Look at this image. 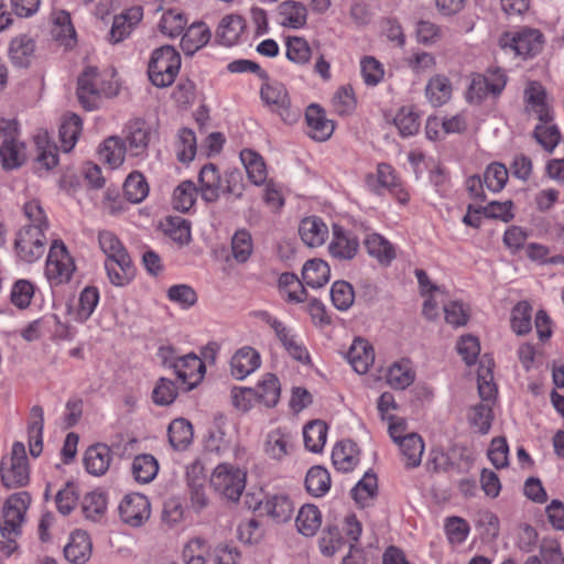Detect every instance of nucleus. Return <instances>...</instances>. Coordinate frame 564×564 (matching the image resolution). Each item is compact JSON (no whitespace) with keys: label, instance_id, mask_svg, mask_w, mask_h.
<instances>
[{"label":"nucleus","instance_id":"obj_1","mask_svg":"<svg viewBox=\"0 0 564 564\" xmlns=\"http://www.w3.org/2000/svg\"><path fill=\"white\" fill-rule=\"evenodd\" d=\"M198 183V191L206 203H215L220 194L239 199L242 197L246 186L243 174L240 170L228 169L224 174H220L217 165L214 163H207L200 169Z\"/></svg>","mask_w":564,"mask_h":564},{"label":"nucleus","instance_id":"obj_2","mask_svg":"<svg viewBox=\"0 0 564 564\" xmlns=\"http://www.w3.org/2000/svg\"><path fill=\"white\" fill-rule=\"evenodd\" d=\"M182 58L174 46L165 44L152 51L148 63L149 80L159 88L171 86L180 73Z\"/></svg>","mask_w":564,"mask_h":564},{"label":"nucleus","instance_id":"obj_3","mask_svg":"<svg viewBox=\"0 0 564 564\" xmlns=\"http://www.w3.org/2000/svg\"><path fill=\"white\" fill-rule=\"evenodd\" d=\"M172 352V347L160 348L163 365L173 369L181 386H184V391L195 389L203 380L206 371L204 361L193 352L175 359L169 358L167 354L171 355Z\"/></svg>","mask_w":564,"mask_h":564},{"label":"nucleus","instance_id":"obj_4","mask_svg":"<svg viewBox=\"0 0 564 564\" xmlns=\"http://www.w3.org/2000/svg\"><path fill=\"white\" fill-rule=\"evenodd\" d=\"M507 83L508 76L500 67H489L484 74L474 73L466 93V99L469 104L480 105L489 96L498 98L505 90Z\"/></svg>","mask_w":564,"mask_h":564},{"label":"nucleus","instance_id":"obj_5","mask_svg":"<svg viewBox=\"0 0 564 564\" xmlns=\"http://www.w3.org/2000/svg\"><path fill=\"white\" fill-rule=\"evenodd\" d=\"M544 42V35L539 29L528 26L514 32H505L499 37V46L502 50H509L524 59L540 54Z\"/></svg>","mask_w":564,"mask_h":564},{"label":"nucleus","instance_id":"obj_6","mask_svg":"<svg viewBox=\"0 0 564 564\" xmlns=\"http://www.w3.org/2000/svg\"><path fill=\"white\" fill-rule=\"evenodd\" d=\"M246 473L230 464H219L210 476V486L228 501L237 502L246 487Z\"/></svg>","mask_w":564,"mask_h":564},{"label":"nucleus","instance_id":"obj_7","mask_svg":"<svg viewBox=\"0 0 564 564\" xmlns=\"http://www.w3.org/2000/svg\"><path fill=\"white\" fill-rule=\"evenodd\" d=\"M1 482L8 489L24 487L30 481L29 460L22 442H14L11 449L9 466L1 462Z\"/></svg>","mask_w":564,"mask_h":564},{"label":"nucleus","instance_id":"obj_8","mask_svg":"<svg viewBox=\"0 0 564 564\" xmlns=\"http://www.w3.org/2000/svg\"><path fill=\"white\" fill-rule=\"evenodd\" d=\"M75 270L74 260L61 239L52 242L45 264V274L55 285L70 281Z\"/></svg>","mask_w":564,"mask_h":564},{"label":"nucleus","instance_id":"obj_9","mask_svg":"<svg viewBox=\"0 0 564 564\" xmlns=\"http://www.w3.org/2000/svg\"><path fill=\"white\" fill-rule=\"evenodd\" d=\"M101 94L109 96L112 91L105 87L98 67L86 66L77 78L76 96L79 104L86 110H94Z\"/></svg>","mask_w":564,"mask_h":564},{"label":"nucleus","instance_id":"obj_10","mask_svg":"<svg viewBox=\"0 0 564 564\" xmlns=\"http://www.w3.org/2000/svg\"><path fill=\"white\" fill-rule=\"evenodd\" d=\"M260 95L262 100L273 107V110L279 113L285 123L293 124L301 118L300 108L291 106L288 90L283 84L278 82L265 83L261 87Z\"/></svg>","mask_w":564,"mask_h":564},{"label":"nucleus","instance_id":"obj_11","mask_svg":"<svg viewBox=\"0 0 564 564\" xmlns=\"http://www.w3.org/2000/svg\"><path fill=\"white\" fill-rule=\"evenodd\" d=\"M46 249V232L21 227L14 239L17 257L25 262L33 263L41 259Z\"/></svg>","mask_w":564,"mask_h":564},{"label":"nucleus","instance_id":"obj_12","mask_svg":"<svg viewBox=\"0 0 564 564\" xmlns=\"http://www.w3.org/2000/svg\"><path fill=\"white\" fill-rule=\"evenodd\" d=\"M30 502L31 496L26 491L15 492L8 497L2 511L3 521L0 524L3 538L20 533V527Z\"/></svg>","mask_w":564,"mask_h":564},{"label":"nucleus","instance_id":"obj_13","mask_svg":"<svg viewBox=\"0 0 564 564\" xmlns=\"http://www.w3.org/2000/svg\"><path fill=\"white\" fill-rule=\"evenodd\" d=\"M7 127H0V133L4 138L0 145V162L4 171H13L21 167L25 161V145L18 140L17 127L12 122H6Z\"/></svg>","mask_w":564,"mask_h":564},{"label":"nucleus","instance_id":"obj_14","mask_svg":"<svg viewBox=\"0 0 564 564\" xmlns=\"http://www.w3.org/2000/svg\"><path fill=\"white\" fill-rule=\"evenodd\" d=\"M366 183L376 194H381L382 189H388L403 205L410 199L409 193L402 187L394 169L388 163H379L376 174H367Z\"/></svg>","mask_w":564,"mask_h":564},{"label":"nucleus","instance_id":"obj_15","mask_svg":"<svg viewBox=\"0 0 564 564\" xmlns=\"http://www.w3.org/2000/svg\"><path fill=\"white\" fill-rule=\"evenodd\" d=\"M118 510L122 522L130 527L139 528L149 520L151 503L147 496L132 492L122 498Z\"/></svg>","mask_w":564,"mask_h":564},{"label":"nucleus","instance_id":"obj_16","mask_svg":"<svg viewBox=\"0 0 564 564\" xmlns=\"http://www.w3.org/2000/svg\"><path fill=\"white\" fill-rule=\"evenodd\" d=\"M524 102L536 115L541 123H550L554 119L553 110L547 104V93L544 86L536 80L528 84L523 93Z\"/></svg>","mask_w":564,"mask_h":564},{"label":"nucleus","instance_id":"obj_17","mask_svg":"<svg viewBox=\"0 0 564 564\" xmlns=\"http://www.w3.org/2000/svg\"><path fill=\"white\" fill-rule=\"evenodd\" d=\"M260 514L265 513L276 523L288 522L293 514L294 506L290 497L285 494L267 495L254 507Z\"/></svg>","mask_w":564,"mask_h":564},{"label":"nucleus","instance_id":"obj_18","mask_svg":"<svg viewBox=\"0 0 564 564\" xmlns=\"http://www.w3.org/2000/svg\"><path fill=\"white\" fill-rule=\"evenodd\" d=\"M308 137L315 141H327L335 130L333 120L326 118V112L318 104H311L305 110Z\"/></svg>","mask_w":564,"mask_h":564},{"label":"nucleus","instance_id":"obj_19","mask_svg":"<svg viewBox=\"0 0 564 564\" xmlns=\"http://www.w3.org/2000/svg\"><path fill=\"white\" fill-rule=\"evenodd\" d=\"M358 238L338 225L333 227V240L328 246L332 257L338 260H351L358 252Z\"/></svg>","mask_w":564,"mask_h":564},{"label":"nucleus","instance_id":"obj_20","mask_svg":"<svg viewBox=\"0 0 564 564\" xmlns=\"http://www.w3.org/2000/svg\"><path fill=\"white\" fill-rule=\"evenodd\" d=\"M93 553V543L87 532L75 530L64 546V556L72 564H85Z\"/></svg>","mask_w":564,"mask_h":564},{"label":"nucleus","instance_id":"obj_21","mask_svg":"<svg viewBox=\"0 0 564 564\" xmlns=\"http://www.w3.org/2000/svg\"><path fill=\"white\" fill-rule=\"evenodd\" d=\"M267 323L274 330L276 337L292 358L302 364L311 361L307 349L295 340L290 329L281 321L269 316Z\"/></svg>","mask_w":564,"mask_h":564},{"label":"nucleus","instance_id":"obj_22","mask_svg":"<svg viewBox=\"0 0 564 564\" xmlns=\"http://www.w3.org/2000/svg\"><path fill=\"white\" fill-rule=\"evenodd\" d=\"M360 449L351 440H344L333 448L332 463L336 470L341 473L352 471L359 463Z\"/></svg>","mask_w":564,"mask_h":564},{"label":"nucleus","instance_id":"obj_23","mask_svg":"<svg viewBox=\"0 0 564 564\" xmlns=\"http://www.w3.org/2000/svg\"><path fill=\"white\" fill-rule=\"evenodd\" d=\"M98 243L106 256L105 264H117L122 261L133 262L128 250L121 240L110 230H100L98 232Z\"/></svg>","mask_w":564,"mask_h":564},{"label":"nucleus","instance_id":"obj_24","mask_svg":"<svg viewBox=\"0 0 564 564\" xmlns=\"http://www.w3.org/2000/svg\"><path fill=\"white\" fill-rule=\"evenodd\" d=\"M151 138V130L147 122L141 119H135L129 122L127 127V150L133 156H140L148 150Z\"/></svg>","mask_w":564,"mask_h":564},{"label":"nucleus","instance_id":"obj_25","mask_svg":"<svg viewBox=\"0 0 564 564\" xmlns=\"http://www.w3.org/2000/svg\"><path fill=\"white\" fill-rule=\"evenodd\" d=\"M259 352L249 346L238 349L230 360L231 375L242 380L260 367Z\"/></svg>","mask_w":564,"mask_h":564},{"label":"nucleus","instance_id":"obj_26","mask_svg":"<svg viewBox=\"0 0 564 564\" xmlns=\"http://www.w3.org/2000/svg\"><path fill=\"white\" fill-rule=\"evenodd\" d=\"M299 235L306 246L311 248L319 247L328 237V227L322 218L308 216L301 220Z\"/></svg>","mask_w":564,"mask_h":564},{"label":"nucleus","instance_id":"obj_27","mask_svg":"<svg viewBox=\"0 0 564 564\" xmlns=\"http://www.w3.org/2000/svg\"><path fill=\"white\" fill-rule=\"evenodd\" d=\"M246 28V20L241 15H225L216 30V41L221 45L232 46L238 43Z\"/></svg>","mask_w":564,"mask_h":564},{"label":"nucleus","instance_id":"obj_28","mask_svg":"<svg viewBox=\"0 0 564 564\" xmlns=\"http://www.w3.org/2000/svg\"><path fill=\"white\" fill-rule=\"evenodd\" d=\"M210 37V30L204 22H194L184 32L181 39V48L185 55L192 56L204 47Z\"/></svg>","mask_w":564,"mask_h":564},{"label":"nucleus","instance_id":"obj_29","mask_svg":"<svg viewBox=\"0 0 564 564\" xmlns=\"http://www.w3.org/2000/svg\"><path fill=\"white\" fill-rule=\"evenodd\" d=\"M111 463V449L108 445L97 443L87 448L84 456V464L87 473L94 476L104 475Z\"/></svg>","mask_w":564,"mask_h":564},{"label":"nucleus","instance_id":"obj_30","mask_svg":"<svg viewBox=\"0 0 564 564\" xmlns=\"http://www.w3.org/2000/svg\"><path fill=\"white\" fill-rule=\"evenodd\" d=\"M347 359L357 373H366L375 361L373 348L366 339L357 338L347 352Z\"/></svg>","mask_w":564,"mask_h":564},{"label":"nucleus","instance_id":"obj_31","mask_svg":"<svg viewBox=\"0 0 564 564\" xmlns=\"http://www.w3.org/2000/svg\"><path fill=\"white\" fill-rule=\"evenodd\" d=\"M44 411L41 405H33L28 425L29 451L31 456L39 457L43 449Z\"/></svg>","mask_w":564,"mask_h":564},{"label":"nucleus","instance_id":"obj_32","mask_svg":"<svg viewBox=\"0 0 564 564\" xmlns=\"http://www.w3.org/2000/svg\"><path fill=\"white\" fill-rule=\"evenodd\" d=\"M35 51V43L26 35L14 37L10 42L9 57L14 67L28 68Z\"/></svg>","mask_w":564,"mask_h":564},{"label":"nucleus","instance_id":"obj_33","mask_svg":"<svg viewBox=\"0 0 564 564\" xmlns=\"http://www.w3.org/2000/svg\"><path fill=\"white\" fill-rule=\"evenodd\" d=\"M280 24L291 29H301L306 24L307 10L297 1L288 0L278 7Z\"/></svg>","mask_w":564,"mask_h":564},{"label":"nucleus","instance_id":"obj_34","mask_svg":"<svg viewBox=\"0 0 564 564\" xmlns=\"http://www.w3.org/2000/svg\"><path fill=\"white\" fill-rule=\"evenodd\" d=\"M364 243L369 256L376 258L382 265L389 267L395 259L394 247L379 234L368 235Z\"/></svg>","mask_w":564,"mask_h":564},{"label":"nucleus","instance_id":"obj_35","mask_svg":"<svg viewBox=\"0 0 564 564\" xmlns=\"http://www.w3.org/2000/svg\"><path fill=\"white\" fill-rule=\"evenodd\" d=\"M330 276V269L326 261L322 259L307 260L302 269L303 282L313 289L324 286Z\"/></svg>","mask_w":564,"mask_h":564},{"label":"nucleus","instance_id":"obj_36","mask_svg":"<svg viewBox=\"0 0 564 564\" xmlns=\"http://www.w3.org/2000/svg\"><path fill=\"white\" fill-rule=\"evenodd\" d=\"M202 466L198 464H193L192 467L187 470V485L189 490V499L192 503V508L196 512H200L208 506V498L205 494V477L197 476L194 474L196 471H200Z\"/></svg>","mask_w":564,"mask_h":564},{"label":"nucleus","instance_id":"obj_37","mask_svg":"<svg viewBox=\"0 0 564 564\" xmlns=\"http://www.w3.org/2000/svg\"><path fill=\"white\" fill-rule=\"evenodd\" d=\"M322 524V513L315 505L302 506L295 519V525L304 536H314Z\"/></svg>","mask_w":564,"mask_h":564},{"label":"nucleus","instance_id":"obj_38","mask_svg":"<svg viewBox=\"0 0 564 564\" xmlns=\"http://www.w3.org/2000/svg\"><path fill=\"white\" fill-rule=\"evenodd\" d=\"M163 232L181 246L188 245L192 240L191 221L181 216H167L161 221Z\"/></svg>","mask_w":564,"mask_h":564},{"label":"nucleus","instance_id":"obj_39","mask_svg":"<svg viewBox=\"0 0 564 564\" xmlns=\"http://www.w3.org/2000/svg\"><path fill=\"white\" fill-rule=\"evenodd\" d=\"M425 96L434 107L446 104L452 96V84L445 75H435L426 84Z\"/></svg>","mask_w":564,"mask_h":564},{"label":"nucleus","instance_id":"obj_40","mask_svg":"<svg viewBox=\"0 0 564 564\" xmlns=\"http://www.w3.org/2000/svg\"><path fill=\"white\" fill-rule=\"evenodd\" d=\"M193 426L184 417L173 420L167 429L170 444L177 451L185 449L193 441Z\"/></svg>","mask_w":564,"mask_h":564},{"label":"nucleus","instance_id":"obj_41","mask_svg":"<svg viewBox=\"0 0 564 564\" xmlns=\"http://www.w3.org/2000/svg\"><path fill=\"white\" fill-rule=\"evenodd\" d=\"M401 454L405 459L406 468H415L421 464L422 455L424 452V442L416 433H411L403 436L398 443Z\"/></svg>","mask_w":564,"mask_h":564},{"label":"nucleus","instance_id":"obj_42","mask_svg":"<svg viewBox=\"0 0 564 564\" xmlns=\"http://www.w3.org/2000/svg\"><path fill=\"white\" fill-rule=\"evenodd\" d=\"M328 426L322 420H313L303 429L304 445L312 453H319L326 443Z\"/></svg>","mask_w":564,"mask_h":564},{"label":"nucleus","instance_id":"obj_43","mask_svg":"<svg viewBox=\"0 0 564 564\" xmlns=\"http://www.w3.org/2000/svg\"><path fill=\"white\" fill-rule=\"evenodd\" d=\"M107 511V497L100 490L87 492L82 500V512L87 520L99 521Z\"/></svg>","mask_w":564,"mask_h":564},{"label":"nucleus","instance_id":"obj_44","mask_svg":"<svg viewBox=\"0 0 564 564\" xmlns=\"http://www.w3.org/2000/svg\"><path fill=\"white\" fill-rule=\"evenodd\" d=\"M305 488L313 497H323L330 488V475L319 465L311 467L305 476Z\"/></svg>","mask_w":564,"mask_h":564},{"label":"nucleus","instance_id":"obj_45","mask_svg":"<svg viewBox=\"0 0 564 564\" xmlns=\"http://www.w3.org/2000/svg\"><path fill=\"white\" fill-rule=\"evenodd\" d=\"M131 471L138 482L149 484L158 475L159 463L151 454H140L134 457Z\"/></svg>","mask_w":564,"mask_h":564},{"label":"nucleus","instance_id":"obj_46","mask_svg":"<svg viewBox=\"0 0 564 564\" xmlns=\"http://www.w3.org/2000/svg\"><path fill=\"white\" fill-rule=\"evenodd\" d=\"M533 307L528 301L518 302L510 317L511 329L519 336L527 335L532 329Z\"/></svg>","mask_w":564,"mask_h":564},{"label":"nucleus","instance_id":"obj_47","mask_svg":"<svg viewBox=\"0 0 564 564\" xmlns=\"http://www.w3.org/2000/svg\"><path fill=\"white\" fill-rule=\"evenodd\" d=\"M256 390L258 400L268 408H273L280 400L281 387L278 377L274 373H265L258 383Z\"/></svg>","mask_w":564,"mask_h":564},{"label":"nucleus","instance_id":"obj_48","mask_svg":"<svg viewBox=\"0 0 564 564\" xmlns=\"http://www.w3.org/2000/svg\"><path fill=\"white\" fill-rule=\"evenodd\" d=\"M415 372L410 366V361L402 360L394 362L388 370L387 381L389 386L397 390H404L413 383Z\"/></svg>","mask_w":564,"mask_h":564},{"label":"nucleus","instance_id":"obj_49","mask_svg":"<svg viewBox=\"0 0 564 564\" xmlns=\"http://www.w3.org/2000/svg\"><path fill=\"white\" fill-rule=\"evenodd\" d=\"M198 192V187L193 181L181 182L173 192V207L182 213L189 212L196 202Z\"/></svg>","mask_w":564,"mask_h":564},{"label":"nucleus","instance_id":"obj_50","mask_svg":"<svg viewBox=\"0 0 564 564\" xmlns=\"http://www.w3.org/2000/svg\"><path fill=\"white\" fill-rule=\"evenodd\" d=\"M240 159L249 180L256 185L262 184L267 178V169L262 158L254 151L245 149L240 152Z\"/></svg>","mask_w":564,"mask_h":564},{"label":"nucleus","instance_id":"obj_51","mask_svg":"<svg viewBox=\"0 0 564 564\" xmlns=\"http://www.w3.org/2000/svg\"><path fill=\"white\" fill-rule=\"evenodd\" d=\"M83 121L76 113H70L59 127V139L64 152H69L76 144L82 132Z\"/></svg>","mask_w":564,"mask_h":564},{"label":"nucleus","instance_id":"obj_52","mask_svg":"<svg viewBox=\"0 0 564 564\" xmlns=\"http://www.w3.org/2000/svg\"><path fill=\"white\" fill-rule=\"evenodd\" d=\"M547 124L549 123L536 124L533 129L532 138L546 153L552 154L562 141V133L556 124Z\"/></svg>","mask_w":564,"mask_h":564},{"label":"nucleus","instance_id":"obj_53","mask_svg":"<svg viewBox=\"0 0 564 564\" xmlns=\"http://www.w3.org/2000/svg\"><path fill=\"white\" fill-rule=\"evenodd\" d=\"M378 492V480L371 470L366 471L364 477L351 489L352 499L361 507L367 506L368 500L373 499Z\"/></svg>","mask_w":564,"mask_h":564},{"label":"nucleus","instance_id":"obj_54","mask_svg":"<svg viewBox=\"0 0 564 564\" xmlns=\"http://www.w3.org/2000/svg\"><path fill=\"white\" fill-rule=\"evenodd\" d=\"M123 193L130 203H141L149 194V185L143 174L138 171L130 173L123 184Z\"/></svg>","mask_w":564,"mask_h":564},{"label":"nucleus","instance_id":"obj_55","mask_svg":"<svg viewBox=\"0 0 564 564\" xmlns=\"http://www.w3.org/2000/svg\"><path fill=\"white\" fill-rule=\"evenodd\" d=\"M126 149L124 142L120 138L110 137L104 141L98 154L100 160L112 167H118L123 162Z\"/></svg>","mask_w":564,"mask_h":564},{"label":"nucleus","instance_id":"obj_56","mask_svg":"<svg viewBox=\"0 0 564 564\" xmlns=\"http://www.w3.org/2000/svg\"><path fill=\"white\" fill-rule=\"evenodd\" d=\"M286 58L297 65H305L310 62L312 50L308 42L301 36H288L285 39Z\"/></svg>","mask_w":564,"mask_h":564},{"label":"nucleus","instance_id":"obj_57","mask_svg":"<svg viewBox=\"0 0 564 564\" xmlns=\"http://www.w3.org/2000/svg\"><path fill=\"white\" fill-rule=\"evenodd\" d=\"M105 270L109 282L118 288H124L129 285L137 274V269L133 262L126 261L117 264H105Z\"/></svg>","mask_w":564,"mask_h":564},{"label":"nucleus","instance_id":"obj_58","mask_svg":"<svg viewBox=\"0 0 564 564\" xmlns=\"http://www.w3.org/2000/svg\"><path fill=\"white\" fill-rule=\"evenodd\" d=\"M356 299L354 286L345 281L337 280L330 288V300L338 311H347L351 307Z\"/></svg>","mask_w":564,"mask_h":564},{"label":"nucleus","instance_id":"obj_59","mask_svg":"<svg viewBox=\"0 0 564 564\" xmlns=\"http://www.w3.org/2000/svg\"><path fill=\"white\" fill-rule=\"evenodd\" d=\"M23 215L28 219V224L23 227L41 230L42 232H46L48 230L50 221L40 200L32 199L26 202L23 205Z\"/></svg>","mask_w":564,"mask_h":564},{"label":"nucleus","instance_id":"obj_60","mask_svg":"<svg viewBox=\"0 0 564 564\" xmlns=\"http://www.w3.org/2000/svg\"><path fill=\"white\" fill-rule=\"evenodd\" d=\"M99 302V291L96 286H86L79 294L75 321L85 323L94 313Z\"/></svg>","mask_w":564,"mask_h":564},{"label":"nucleus","instance_id":"obj_61","mask_svg":"<svg viewBox=\"0 0 564 564\" xmlns=\"http://www.w3.org/2000/svg\"><path fill=\"white\" fill-rule=\"evenodd\" d=\"M186 23L187 20L184 13L170 9L162 14L159 30L164 35L176 37L183 33Z\"/></svg>","mask_w":564,"mask_h":564},{"label":"nucleus","instance_id":"obj_62","mask_svg":"<svg viewBox=\"0 0 564 564\" xmlns=\"http://www.w3.org/2000/svg\"><path fill=\"white\" fill-rule=\"evenodd\" d=\"M291 447L289 436L280 429L271 431L265 441L264 451L273 459L281 460Z\"/></svg>","mask_w":564,"mask_h":564},{"label":"nucleus","instance_id":"obj_63","mask_svg":"<svg viewBox=\"0 0 564 564\" xmlns=\"http://www.w3.org/2000/svg\"><path fill=\"white\" fill-rule=\"evenodd\" d=\"M253 250L251 234L246 229H239L231 239V253L239 263H245L250 258Z\"/></svg>","mask_w":564,"mask_h":564},{"label":"nucleus","instance_id":"obj_64","mask_svg":"<svg viewBox=\"0 0 564 564\" xmlns=\"http://www.w3.org/2000/svg\"><path fill=\"white\" fill-rule=\"evenodd\" d=\"M79 492L74 481H67L55 496L57 511L63 516H68L77 506Z\"/></svg>","mask_w":564,"mask_h":564}]
</instances>
